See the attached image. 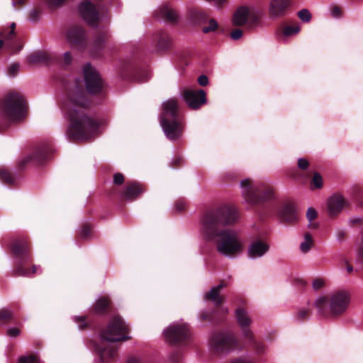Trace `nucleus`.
<instances>
[{
  "label": "nucleus",
  "mask_w": 363,
  "mask_h": 363,
  "mask_svg": "<svg viewBox=\"0 0 363 363\" xmlns=\"http://www.w3.org/2000/svg\"><path fill=\"white\" fill-rule=\"evenodd\" d=\"M9 248L14 258L13 277H31L35 274L37 267L33 263L31 242L27 236L20 235L13 238Z\"/></svg>",
  "instance_id": "5"
},
{
  "label": "nucleus",
  "mask_w": 363,
  "mask_h": 363,
  "mask_svg": "<svg viewBox=\"0 0 363 363\" xmlns=\"http://www.w3.org/2000/svg\"><path fill=\"white\" fill-rule=\"evenodd\" d=\"M60 60L59 57L56 55L49 53L44 51H37L28 57V62L29 64H43L50 65L55 62H58Z\"/></svg>",
  "instance_id": "21"
},
{
  "label": "nucleus",
  "mask_w": 363,
  "mask_h": 363,
  "mask_svg": "<svg viewBox=\"0 0 363 363\" xmlns=\"http://www.w3.org/2000/svg\"><path fill=\"white\" fill-rule=\"evenodd\" d=\"M155 16L171 23H177L179 18L177 12L167 5L159 8L155 12Z\"/></svg>",
  "instance_id": "28"
},
{
  "label": "nucleus",
  "mask_w": 363,
  "mask_h": 363,
  "mask_svg": "<svg viewBox=\"0 0 363 363\" xmlns=\"http://www.w3.org/2000/svg\"><path fill=\"white\" fill-rule=\"evenodd\" d=\"M281 221L287 225L294 224L298 221V213L294 203L287 202L281 205L278 210Z\"/></svg>",
  "instance_id": "18"
},
{
  "label": "nucleus",
  "mask_w": 363,
  "mask_h": 363,
  "mask_svg": "<svg viewBox=\"0 0 363 363\" xmlns=\"http://www.w3.org/2000/svg\"><path fill=\"white\" fill-rule=\"evenodd\" d=\"M0 181L8 186H13L16 181V175L5 167L0 168Z\"/></svg>",
  "instance_id": "32"
},
{
  "label": "nucleus",
  "mask_w": 363,
  "mask_h": 363,
  "mask_svg": "<svg viewBox=\"0 0 363 363\" xmlns=\"http://www.w3.org/2000/svg\"><path fill=\"white\" fill-rule=\"evenodd\" d=\"M74 320L81 330H86L90 327L91 323L87 320L86 316H75Z\"/></svg>",
  "instance_id": "40"
},
{
  "label": "nucleus",
  "mask_w": 363,
  "mask_h": 363,
  "mask_svg": "<svg viewBox=\"0 0 363 363\" xmlns=\"http://www.w3.org/2000/svg\"><path fill=\"white\" fill-rule=\"evenodd\" d=\"M175 208L177 211L182 212L186 208V203L183 201L178 200L175 203Z\"/></svg>",
  "instance_id": "59"
},
{
  "label": "nucleus",
  "mask_w": 363,
  "mask_h": 363,
  "mask_svg": "<svg viewBox=\"0 0 363 363\" xmlns=\"http://www.w3.org/2000/svg\"><path fill=\"white\" fill-rule=\"evenodd\" d=\"M26 102L17 92H10L0 101V131H4L15 122L21 121L26 114Z\"/></svg>",
  "instance_id": "6"
},
{
  "label": "nucleus",
  "mask_w": 363,
  "mask_h": 363,
  "mask_svg": "<svg viewBox=\"0 0 363 363\" xmlns=\"http://www.w3.org/2000/svg\"><path fill=\"white\" fill-rule=\"evenodd\" d=\"M198 82L201 86H204L208 84V79L206 75L202 74L199 77Z\"/></svg>",
  "instance_id": "61"
},
{
  "label": "nucleus",
  "mask_w": 363,
  "mask_h": 363,
  "mask_svg": "<svg viewBox=\"0 0 363 363\" xmlns=\"http://www.w3.org/2000/svg\"><path fill=\"white\" fill-rule=\"evenodd\" d=\"M300 30V27L297 24L286 25L283 27L282 33L284 35L288 37L293 35Z\"/></svg>",
  "instance_id": "42"
},
{
  "label": "nucleus",
  "mask_w": 363,
  "mask_h": 363,
  "mask_svg": "<svg viewBox=\"0 0 363 363\" xmlns=\"http://www.w3.org/2000/svg\"><path fill=\"white\" fill-rule=\"evenodd\" d=\"M171 363H179L182 360V353L179 351H175L170 355Z\"/></svg>",
  "instance_id": "50"
},
{
  "label": "nucleus",
  "mask_w": 363,
  "mask_h": 363,
  "mask_svg": "<svg viewBox=\"0 0 363 363\" xmlns=\"http://www.w3.org/2000/svg\"><path fill=\"white\" fill-rule=\"evenodd\" d=\"M53 152V147L50 143H43L37 146L32 155L26 157L18 163V169H23L29 162L41 165L48 162Z\"/></svg>",
  "instance_id": "10"
},
{
  "label": "nucleus",
  "mask_w": 363,
  "mask_h": 363,
  "mask_svg": "<svg viewBox=\"0 0 363 363\" xmlns=\"http://www.w3.org/2000/svg\"><path fill=\"white\" fill-rule=\"evenodd\" d=\"M228 313V308H216L202 310L199 313V320L201 323H209L212 326L219 325L224 322Z\"/></svg>",
  "instance_id": "14"
},
{
  "label": "nucleus",
  "mask_w": 363,
  "mask_h": 363,
  "mask_svg": "<svg viewBox=\"0 0 363 363\" xmlns=\"http://www.w3.org/2000/svg\"><path fill=\"white\" fill-rule=\"evenodd\" d=\"M112 302L108 296H101L96 300L91 308V313L99 316L109 314L112 311Z\"/></svg>",
  "instance_id": "22"
},
{
  "label": "nucleus",
  "mask_w": 363,
  "mask_h": 363,
  "mask_svg": "<svg viewBox=\"0 0 363 363\" xmlns=\"http://www.w3.org/2000/svg\"><path fill=\"white\" fill-rule=\"evenodd\" d=\"M189 18L196 25L201 26L207 23L208 15L206 11L201 8L193 9L189 11Z\"/></svg>",
  "instance_id": "29"
},
{
  "label": "nucleus",
  "mask_w": 363,
  "mask_h": 363,
  "mask_svg": "<svg viewBox=\"0 0 363 363\" xmlns=\"http://www.w3.org/2000/svg\"><path fill=\"white\" fill-rule=\"evenodd\" d=\"M331 11H332V15L334 16V17H340L341 16V14H342V10H341V8L337 5L335 6H333L332 7V9H331Z\"/></svg>",
  "instance_id": "60"
},
{
  "label": "nucleus",
  "mask_w": 363,
  "mask_h": 363,
  "mask_svg": "<svg viewBox=\"0 0 363 363\" xmlns=\"http://www.w3.org/2000/svg\"><path fill=\"white\" fill-rule=\"evenodd\" d=\"M269 250V245L261 240H256L248 247L247 255L255 259L264 256Z\"/></svg>",
  "instance_id": "25"
},
{
  "label": "nucleus",
  "mask_w": 363,
  "mask_h": 363,
  "mask_svg": "<svg viewBox=\"0 0 363 363\" xmlns=\"http://www.w3.org/2000/svg\"><path fill=\"white\" fill-rule=\"evenodd\" d=\"M346 205H347V202L341 194H333L328 201V208L330 216H337L342 211L343 207Z\"/></svg>",
  "instance_id": "24"
},
{
  "label": "nucleus",
  "mask_w": 363,
  "mask_h": 363,
  "mask_svg": "<svg viewBox=\"0 0 363 363\" xmlns=\"http://www.w3.org/2000/svg\"><path fill=\"white\" fill-rule=\"evenodd\" d=\"M118 74L125 80H140L144 76V71L135 59H128L121 62Z\"/></svg>",
  "instance_id": "12"
},
{
  "label": "nucleus",
  "mask_w": 363,
  "mask_h": 363,
  "mask_svg": "<svg viewBox=\"0 0 363 363\" xmlns=\"http://www.w3.org/2000/svg\"><path fill=\"white\" fill-rule=\"evenodd\" d=\"M40 10L38 9H34L29 15V18L31 21H37L39 18V16L40 15Z\"/></svg>",
  "instance_id": "56"
},
{
  "label": "nucleus",
  "mask_w": 363,
  "mask_h": 363,
  "mask_svg": "<svg viewBox=\"0 0 363 363\" xmlns=\"http://www.w3.org/2000/svg\"><path fill=\"white\" fill-rule=\"evenodd\" d=\"M126 363H143V362L135 357H130L128 359Z\"/></svg>",
  "instance_id": "64"
},
{
  "label": "nucleus",
  "mask_w": 363,
  "mask_h": 363,
  "mask_svg": "<svg viewBox=\"0 0 363 363\" xmlns=\"http://www.w3.org/2000/svg\"><path fill=\"white\" fill-rule=\"evenodd\" d=\"M160 123L169 140H176L182 136L184 125L177 99H170L163 103Z\"/></svg>",
  "instance_id": "7"
},
{
  "label": "nucleus",
  "mask_w": 363,
  "mask_h": 363,
  "mask_svg": "<svg viewBox=\"0 0 363 363\" xmlns=\"http://www.w3.org/2000/svg\"><path fill=\"white\" fill-rule=\"evenodd\" d=\"M291 5V0H272L269 12L272 17H281L286 15Z\"/></svg>",
  "instance_id": "26"
},
{
  "label": "nucleus",
  "mask_w": 363,
  "mask_h": 363,
  "mask_svg": "<svg viewBox=\"0 0 363 363\" xmlns=\"http://www.w3.org/2000/svg\"><path fill=\"white\" fill-rule=\"evenodd\" d=\"M130 328L118 315L111 318L107 325L100 333L102 342L96 345V350L104 363L113 359L117 354V348L111 345H105L104 341L110 342H123L130 339L128 336Z\"/></svg>",
  "instance_id": "3"
},
{
  "label": "nucleus",
  "mask_w": 363,
  "mask_h": 363,
  "mask_svg": "<svg viewBox=\"0 0 363 363\" xmlns=\"http://www.w3.org/2000/svg\"><path fill=\"white\" fill-rule=\"evenodd\" d=\"M323 186V179L321 174L318 172H314L310 182L311 190L320 189Z\"/></svg>",
  "instance_id": "35"
},
{
  "label": "nucleus",
  "mask_w": 363,
  "mask_h": 363,
  "mask_svg": "<svg viewBox=\"0 0 363 363\" xmlns=\"http://www.w3.org/2000/svg\"><path fill=\"white\" fill-rule=\"evenodd\" d=\"M238 218V211L229 205L208 209L201 217V233L203 239L213 244L218 252L225 257H235L243 250L238 235L229 228Z\"/></svg>",
  "instance_id": "2"
},
{
  "label": "nucleus",
  "mask_w": 363,
  "mask_h": 363,
  "mask_svg": "<svg viewBox=\"0 0 363 363\" xmlns=\"http://www.w3.org/2000/svg\"><path fill=\"white\" fill-rule=\"evenodd\" d=\"M85 89L82 82L76 79L66 89L62 108L69 125L67 135L72 142H84L94 138L99 122L88 114L91 106L103 103L106 97V86L99 72L90 63L83 67Z\"/></svg>",
  "instance_id": "1"
},
{
  "label": "nucleus",
  "mask_w": 363,
  "mask_h": 363,
  "mask_svg": "<svg viewBox=\"0 0 363 363\" xmlns=\"http://www.w3.org/2000/svg\"><path fill=\"white\" fill-rule=\"evenodd\" d=\"M185 102L191 109H198L206 103V94L203 89H185L183 91Z\"/></svg>",
  "instance_id": "16"
},
{
  "label": "nucleus",
  "mask_w": 363,
  "mask_h": 363,
  "mask_svg": "<svg viewBox=\"0 0 363 363\" xmlns=\"http://www.w3.org/2000/svg\"><path fill=\"white\" fill-rule=\"evenodd\" d=\"M79 13L83 20L90 26L96 28L99 22V11L89 0H84L79 6Z\"/></svg>",
  "instance_id": "13"
},
{
  "label": "nucleus",
  "mask_w": 363,
  "mask_h": 363,
  "mask_svg": "<svg viewBox=\"0 0 363 363\" xmlns=\"http://www.w3.org/2000/svg\"><path fill=\"white\" fill-rule=\"evenodd\" d=\"M304 238L305 240L301 244L300 248L303 252L306 253L311 250L313 245V240L312 235L309 233H305Z\"/></svg>",
  "instance_id": "37"
},
{
  "label": "nucleus",
  "mask_w": 363,
  "mask_h": 363,
  "mask_svg": "<svg viewBox=\"0 0 363 363\" xmlns=\"http://www.w3.org/2000/svg\"><path fill=\"white\" fill-rule=\"evenodd\" d=\"M309 162L306 158H300L298 160L297 166L298 168L301 171H305L309 167Z\"/></svg>",
  "instance_id": "46"
},
{
  "label": "nucleus",
  "mask_w": 363,
  "mask_h": 363,
  "mask_svg": "<svg viewBox=\"0 0 363 363\" xmlns=\"http://www.w3.org/2000/svg\"><path fill=\"white\" fill-rule=\"evenodd\" d=\"M156 48L159 52H166L172 45V40L169 33L164 30L158 31L155 35Z\"/></svg>",
  "instance_id": "27"
},
{
  "label": "nucleus",
  "mask_w": 363,
  "mask_h": 363,
  "mask_svg": "<svg viewBox=\"0 0 363 363\" xmlns=\"http://www.w3.org/2000/svg\"><path fill=\"white\" fill-rule=\"evenodd\" d=\"M67 0H48V4L51 9H57L62 6Z\"/></svg>",
  "instance_id": "48"
},
{
  "label": "nucleus",
  "mask_w": 363,
  "mask_h": 363,
  "mask_svg": "<svg viewBox=\"0 0 363 363\" xmlns=\"http://www.w3.org/2000/svg\"><path fill=\"white\" fill-rule=\"evenodd\" d=\"M325 285L324 280L320 278H316L313 281V288L314 290H319Z\"/></svg>",
  "instance_id": "54"
},
{
  "label": "nucleus",
  "mask_w": 363,
  "mask_h": 363,
  "mask_svg": "<svg viewBox=\"0 0 363 363\" xmlns=\"http://www.w3.org/2000/svg\"><path fill=\"white\" fill-rule=\"evenodd\" d=\"M20 333H21V330L18 328H9L6 333L7 335L12 337H18L20 335Z\"/></svg>",
  "instance_id": "58"
},
{
  "label": "nucleus",
  "mask_w": 363,
  "mask_h": 363,
  "mask_svg": "<svg viewBox=\"0 0 363 363\" xmlns=\"http://www.w3.org/2000/svg\"><path fill=\"white\" fill-rule=\"evenodd\" d=\"M249 18V10L247 7H240L234 13L232 18L233 25L235 26H244Z\"/></svg>",
  "instance_id": "30"
},
{
  "label": "nucleus",
  "mask_w": 363,
  "mask_h": 363,
  "mask_svg": "<svg viewBox=\"0 0 363 363\" xmlns=\"http://www.w3.org/2000/svg\"><path fill=\"white\" fill-rule=\"evenodd\" d=\"M15 29L16 23H12L10 26V30L9 31L8 29H6L1 33L0 35L4 38L6 48L18 52L22 48V46L19 45L18 39L16 33L15 32Z\"/></svg>",
  "instance_id": "23"
},
{
  "label": "nucleus",
  "mask_w": 363,
  "mask_h": 363,
  "mask_svg": "<svg viewBox=\"0 0 363 363\" xmlns=\"http://www.w3.org/2000/svg\"><path fill=\"white\" fill-rule=\"evenodd\" d=\"M318 213L315 208H309L306 212V217L308 220L311 222L317 218Z\"/></svg>",
  "instance_id": "52"
},
{
  "label": "nucleus",
  "mask_w": 363,
  "mask_h": 363,
  "mask_svg": "<svg viewBox=\"0 0 363 363\" xmlns=\"http://www.w3.org/2000/svg\"><path fill=\"white\" fill-rule=\"evenodd\" d=\"M357 261H363V240L357 252Z\"/></svg>",
  "instance_id": "62"
},
{
  "label": "nucleus",
  "mask_w": 363,
  "mask_h": 363,
  "mask_svg": "<svg viewBox=\"0 0 363 363\" xmlns=\"http://www.w3.org/2000/svg\"><path fill=\"white\" fill-rule=\"evenodd\" d=\"M352 196L354 202L359 207H361L360 203L363 201V189L359 186H354L352 188Z\"/></svg>",
  "instance_id": "36"
},
{
  "label": "nucleus",
  "mask_w": 363,
  "mask_h": 363,
  "mask_svg": "<svg viewBox=\"0 0 363 363\" xmlns=\"http://www.w3.org/2000/svg\"><path fill=\"white\" fill-rule=\"evenodd\" d=\"M298 18L304 21V22H308L311 19V15L308 10L307 9H301L298 12Z\"/></svg>",
  "instance_id": "45"
},
{
  "label": "nucleus",
  "mask_w": 363,
  "mask_h": 363,
  "mask_svg": "<svg viewBox=\"0 0 363 363\" xmlns=\"http://www.w3.org/2000/svg\"><path fill=\"white\" fill-rule=\"evenodd\" d=\"M145 186L136 181L128 182L121 193V198L123 201H133L139 198L145 191Z\"/></svg>",
  "instance_id": "17"
},
{
  "label": "nucleus",
  "mask_w": 363,
  "mask_h": 363,
  "mask_svg": "<svg viewBox=\"0 0 363 363\" xmlns=\"http://www.w3.org/2000/svg\"><path fill=\"white\" fill-rule=\"evenodd\" d=\"M124 175L122 173L117 172L113 174V183L116 185H121L124 182Z\"/></svg>",
  "instance_id": "51"
},
{
  "label": "nucleus",
  "mask_w": 363,
  "mask_h": 363,
  "mask_svg": "<svg viewBox=\"0 0 363 363\" xmlns=\"http://www.w3.org/2000/svg\"><path fill=\"white\" fill-rule=\"evenodd\" d=\"M240 186L245 200L261 217L269 216L273 213L275 208L272 201L274 193L269 186L265 184L255 185L251 179H246L241 181Z\"/></svg>",
  "instance_id": "4"
},
{
  "label": "nucleus",
  "mask_w": 363,
  "mask_h": 363,
  "mask_svg": "<svg viewBox=\"0 0 363 363\" xmlns=\"http://www.w3.org/2000/svg\"><path fill=\"white\" fill-rule=\"evenodd\" d=\"M350 301L346 291H337L316 300L315 306L320 315L326 318H337L347 311Z\"/></svg>",
  "instance_id": "8"
},
{
  "label": "nucleus",
  "mask_w": 363,
  "mask_h": 363,
  "mask_svg": "<svg viewBox=\"0 0 363 363\" xmlns=\"http://www.w3.org/2000/svg\"><path fill=\"white\" fill-rule=\"evenodd\" d=\"M251 347L255 352V353L258 355H261L265 352L266 346L262 342H259L256 340L254 337L253 333H252V338H245Z\"/></svg>",
  "instance_id": "34"
},
{
  "label": "nucleus",
  "mask_w": 363,
  "mask_h": 363,
  "mask_svg": "<svg viewBox=\"0 0 363 363\" xmlns=\"http://www.w3.org/2000/svg\"><path fill=\"white\" fill-rule=\"evenodd\" d=\"M164 335L171 345H186L190 339V331L186 325L175 324L165 330Z\"/></svg>",
  "instance_id": "11"
},
{
  "label": "nucleus",
  "mask_w": 363,
  "mask_h": 363,
  "mask_svg": "<svg viewBox=\"0 0 363 363\" xmlns=\"http://www.w3.org/2000/svg\"><path fill=\"white\" fill-rule=\"evenodd\" d=\"M311 172H307V173H298L296 171H291L288 172V175L289 177L293 179H298V178H303L304 181H306L307 179L311 177Z\"/></svg>",
  "instance_id": "44"
},
{
  "label": "nucleus",
  "mask_w": 363,
  "mask_h": 363,
  "mask_svg": "<svg viewBox=\"0 0 363 363\" xmlns=\"http://www.w3.org/2000/svg\"><path fill=\"white\" fill-rule=\"evenodd\" d=\"M209 342L211 350L216 354L228 353L240 348L238 338L234 333L230 331L213 332Z\"/></svg>",
  "instance_id": "9"
},
{
  "label": "nucleus",
  "mask_w": 363,
  "mask_h": 363,
  "mask_svg": "<svg viewBox=\"0 0 363 363\" xmlns=\"http://www.w3.org/2000/svg\"><path fill=\"white\" fill-rule=\"evenodd\" d=\"M238 324L241 328L245 338H252V330L249 328L252 320L247 311L242 308H238L235 313Z\"/></svg>",
  "instance_id": "20"
},
{
  "label": "nucleus",
  "mask_w": 363,
  "mask_h": 363,
  "mask_svg": "<svg viewBox=\"0 0 363 363\" xmlns=\"http://www.w3.org/2000/svg\"><path fill=\"white\" fill-rule=\"evenodd\" d=\"M107 33H98L95 37L93 44V54L95 56H99V52L104 47L105 42L108 39Z\"/></svg>",
  "instance_id": "31"
},
{
  "label": "nucleus",
  "mask_w": 363,
  "mask_h": 363,
  "mask_svg": "<svg viewBox=\"0 0 363 363\" xmlns=\"http://www.w3.org/2000/svg\"><path fill=\"white\" fill-rule=\"evenodd\" d=\"M363 223V219L362 218H353L350 220V225H360Z\"/></svg>",
  "instance_id": "63"
},
{
  "label": "nucleus",
  "mask_w": 363,
  "mask_h": 363,
  "mask_svg": "<svg viewBox=\"0 0 363 363\" xmlns=\"http://www.w3.org/2000/svg\"><path fill=\"white\" fill-rule=\"evenodd\" d=\"M92 234V227L89 223H84L82 225L81 230L78 234L79 238L82 240L89 239Z\"/></svg>",
  "instance_id": "38"
},
{
  "label": "nucleus",
  "mask_w": 363,
  "mask_h": 363,
  "mask_svg": "<svg viewBox=\"0 0 363 363\" xmlns=\"http://www.w3.org/2000/svg\"><path fill=\"white\" fill-rule=\"evenodd\" d=\"M18 363H38V358L33 354L28 356H21L18 359Z\"/></svg>",
  "instance_id": "43"
},
{
  "label": "nucleus",
  "mask_w": 363,
  "mask_h": 363,
  "mask_svg": "<svg viewBox=\"0 0 363 363\" xmlns=\"http://www.w3.org/2000/svg\"><path fill=\"white\" fill-rule=\"evenodd\" d=\"M312 313L311 310L301 308L295 315V318L300 322H303L309 319Z\"/></svg>",
  "instance_id": "39"
},
{
  "label": "nucleus",
  "mask_w": 363,
  "mask_h": 363,
  "mask_svg": "<svg viewBox=\"0 0 363 363\" xmlns=\"http://www.w3.org/2000/svg\"><path fill=\"white\" fill-rule=\"evenodd\" d=\"M207 22L208 23V25L203 26L202 28V32L203 33L215 32L219 28V25L214 18L208 19Z\"/></svg>",
  "instance_id": "41"
},
{
  "label": "nucleus",
  "mask_w": 363,
  "mask_h": 363,
  "mask_svg": "<svg viewBox=\"0 0 363 363\" xmlns=\"http://www.w3.org/2000/svg\"><path fill=\"white\" fill-rule=\"evenodd\" d=\"M57 57V55H56ZM59 62L57 63H61L62 61L63 62V64L65 65H69L71 64L72 61V57L71 55V53L69 52H66L64 55H63V58L62 59L60 57H59Z\"/></svg>",
  "instance_id": "47"
},
{
  "label": "nucleus",
  "mask_w": 363,
  "mask_h": 363,
  "mask_svg": "<svg viewBox=\"0 0 363 363\" xmlns=\"http://www.w3.org/2000/svg\"><path fill=\"white\" fill-rule=\"evenodd\" d=\"M243 34V31L242 29L240 28H235L232 30L230 33V37L233 40H237L242 38Z\"/></svg>",
  "instance_id": "53"
},
{
  "label": "nucleus",
  "mask_w": 363,
  "mask_h": 363,
  "mask_svg": "<svg viewBox=\"0 0 363 363\" xmlns=\"http://www.w3.org/2000/svg\"><path fill=\"white\" fill-rule=\"evenodd\" d=\"M15 319V314L12 311L7 308L0 310V324H8L9 323L16 324Z\"/></svg>",
  "instance_id": "33"
},
{
  "label": "nucleus",
  "mask_w": 363,
  "mask_h": 363,
  "mask_svg": "<svg viewBox=\"0 0 363 363\" xmlns=\"http://www.w3.org/2000/svg\"><path fill=\"white\" fill-rule=\"evenodd\" d=\"M19 67L20 65L18 63L11 65L8 69V74L11 77L16 76L18 72Z\"/></svg>",
  "instance_id": "49"
},
{
  "label": "nucleus",
  "mask_w": 363,
  "mask_h": 363,
  "mask_svg": "<svg viewBox=\"0 0 363 363\" xmlns=\"http://www.w3.org/2000/svg\"><path fill=\"white\" fill-rule=\"evenodd\" d=\"M336 237L339 242H343L347 239V233L343 230H338L336 233Z\"/></svg>",
  "instance_id": "57"
},
{
  "label": "nucleus",
  "mask_w": 363,
  "mask_h": 363,
  "mask_svg": "<svg viewBox=\"0 0 363 363\" xmlns=\"http://www.w3.org/2000/svg\"><path fill=\"white\" fill-rule=\"evenodd\" d=\"M67 38L70 44L79 50H84L87 45L86 32L82 26H74L69 28Z\"/></svg>",
  "instance_id": "15"
},
{
  "label": "nucleus",
  "mask_w": 363,
  "mask_h": 363,
  "mask_svg": "<svg viewBox=\"0 0 363 363\" xmlns=\"http://www.w3.org/2000/svg\"><path fill=\"white\" fill-rule=\"evenodd\" d=\"M226 286V282L221 280L218 286L212 287L211 289L204 295V299L213 302L214 307L216 308H227L223 306L225 302V297L220 294V291Z\"/></svg>",
  "instance_id": "19"
},
{
  "label": "nucleus",
  "mask_w": 363,
  "mask_h": 363,
  "mask_svg": "<svg viewBox=\"0 0 363 363\" xmlns=\"http://www.w3.org/2000/svg\"><path fill=\"white\" fill-rule=\"evenodd\" d=\"M184 160L182 157H176L171 163V167L172 168H179L182 166Z\"/></svg>",
  "instance_id": "55"
}]
</instances>
